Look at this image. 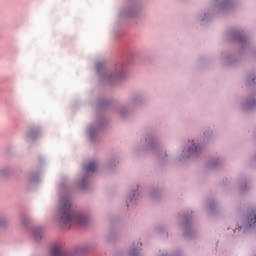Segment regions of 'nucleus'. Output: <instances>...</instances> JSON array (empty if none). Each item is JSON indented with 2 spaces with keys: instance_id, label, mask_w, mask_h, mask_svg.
Here are the masks:
<instances>
[{
  "instance_id": "obj_1",
  "label": "nucleus",
  "mask_w": 256,
  "mask_h": 256,
  "mask_svg": "<svg viewBox=\"0 0 256 256\" xmlns=\"http://www.w3.org/2000/svg\"><path fill=\"white\" fill-rule=\"evenodd\" d=\"M57 219L63 225H87L91 221V214L85 211H77L71 196L60 197L57 207Z\"/></svg>"
},
{
  "instance_id": "obj_2",
  "label": "nucleus",
  "mask_w": 256,
  "mask_h": 256,
  "mask_svg": "<svg viewBox=\"0 0 256 256\" xmlns=\"http://www.w3.org/2000/svg\"><path fill=\"white\" fill-rule=\"evenodd\" d=\"M204 140L189 139L186 146L178 154V161H187L191 157H199L203 151Z\"/></svg>"
},
{
  "instance_id": "obj_3",
  "label": "nucleus",
  "mask_w": 256,
  "mask_h": 256,
  "mask_svg": "<svg viewBox=\"0 0 256 256\" xmlns=\"http://www.w3.org/2000/svg\"><path fill=\"white\" fill-rule=\"evenodd\" d=\"M141 199V185L135 184L132 186L126 195L125 206L127 209H135L137 202Z\"/></svg>"
},
{
  "instance_id": "obj_4",
  "label": "nucleus",
  "mask_w": 256,
  "mask_h": 256,
  "mask_svg": "<svg viewBox=\"0 0 256 256\" xmlns=\"http://www.w3.org/2000/svg\"><path fill=\"white\" fill-rule=\"evenodd\" d=\"M256 225V209L248 212L240 222L239 229L243 233H249Z\"/></svg>"
},
{
  "instance_id": "obj_5",
  "label": "nucleus",
  "mask_w": 256,
  "mask_h": 256,
  "mask_svg": "<svg viewBox=\"0 0 256 256\" xmlns=\"http://www.w3.org/2000/svg\"><path fill=\"white\" fill-rule=\"evenodd\" d=\"M141 149H145L146 151H151V153H157V136L152 134L151 136H147L145 139V146L138 145L135 147L136 153H139Z\"/></svg>"
},
{
  "instance_id": "obj_6",
  "label": "nucleus",
  "mask_w": 256,
  "mask_h": 256,
  "mask_svg": "<svg viewBox=\"0 0 256 256\" xmlns=\"http://www.w3.org/2000/svg\"><path fill=\"white\" fill-rule=\"evenodd\" d=\"M256 105V91L253 92L246 100L242 101L241 108L244 111H249V109H253Z\"/></svg>"
},
{
  "instance_id": "obj_7",
  "label": "nucleus",
  "mask_w": 256,
  "mask_h": 256,
  "mask_svg": "<svg viewBox=\"0 0 256 256\" xmlns=\"http://www.w3.org/2000/svg\"><path fill=\"white\" fill-rule=\"evenodd\" d=\"M142 245L143 244L141 242H134L130 247L128 256H141Z\"/></svg>"
},
{
  "instance_id": "obj_8",
  "label": "nucleus",
  "mask_w": 256,
  "mask_h": 256,
  "mask_svg": "<svg viewBox=\"0 0 256 256\" xmlns=\"http://www.w3.org/2000/svg\"><path fill=\"white\" fill-rule=\"evenodd\" d=\"M119 115L122 117H129L133 113V106L131 104L122 105L118 110Z\"/></svg>"
},
{
  "instance_id": "obj_9",
  "label": "nucleus",
  "mask_w": 256,
  "mask_h": 256,
  "mask_svg": "<svg viewBox=\"0 0 256 256\" xmlns=\"http://www.w3.org/2000/svg\"><path fill=\"white\" fill-rule=\"evenodd\" d=\"M32 237L35 241H41L43 239V227L35 226L32 228Z\"/></svg>"
},
{
  "instance_id": "obj_10",
  "label": "nucleus",
  "mask_w": 256,
  "mask_h": 256,
  "mask_svg": "<svg viewBox=\"0 0 256 256\" xmlns=\"http://www.w3.org/2000/svg\"><path fill=\"white\" fill-rule=\"evenodd\" d=\"M38 137H39L38 130H29L25 134V141H27V143H31L35 141Z\"/></svg>"
},
{
  "instance_id": "obj_11",
  "label": "nucleus",
  "mask_w": 256,
  "mask_h": 256,
  "mask_svg": "<svg viewBox=\"0 0 256 256\" xmlns=\"http://www.w3.org/2000/svg\"><path fill=\"white\" fill-rule=\"evenodd\" d=\"M97 161L91 160L87 164L84 165V171L86 173H93L94 171H97Z\"/></svg>"
},
{
  "instance_id": "obj_12",
  "label": "nucleus",
  "mask_w": 256,
  "mask_h": 256,
  "mask_svg": "<svg viewBox=\"0 0 256 256\" xmlns=\"http://www.w3.org/2000/svg\"><path fill=\"white\" fill-rule=\"evenodd\" d=\"M143 101H145V99L143 98V95L141 94H136L131 98V106L132 107H137V105H142Z\"/></svg>"
},
{
  "instance_id": "obj_13",
  "label": "nucleus",
  "mask_w": 256,
  "mask_h": 256,
  "mask_svg": "<svg viewBox=\"0 0 256 256\" xmlns=\"http://www.w3.org/2000/svg\"><path fill=\"white\" fill-rule=\"evenodd\" d=\"M50 256H65V252L61 246H53Z\"/></svg>"
},
{
  "instance_id": "obj_14",
  "label": "nucleus",
  "mask_w": 256,
  "mask_h": 256,
  "mask_svg": "<svg viewBox=\"0 0 256 256\" xmlns=\"http://www.w3.org/2000/svg\"><path fill=\"white\" fill-rule=\"evenodd\" d=\"M87 176H82L77 180V185L79 189H87Z\"/></svg>"
},
{
  "instance_id": "obj_15",
  "label": "nucleus",
  "mask_w": 256,
  "mask_h": 256,
  "mask_svg": "<svg viewBox=\"0 0 256 256\" xmlns=\"http://www.w3.org/2000/svg\"><path fill=\"white\" fill-rule=\"evenodd\" d=\"M39 181V176L36 173H32L27 177V183L30 185L33 183H37Z\"/></svg>"
},
{
  "instance_id": "obj_16",
  "label": "nucleus",
  "mask_w": 256,
  "mask_h": 256,
  "mask_svg": "<svg viewBox=\"0 0 256 256\" xmlns=\"http://www.w3.org/2000/svg\"><path fill=\"white\" fill-rule=\"evenodd\" d=\"M221 163H222V160H220V158H214L209 161V167H212V168L219 167Z\"/></svg>"
},
{
  "instance_id": "obj_17",
  "label": "nucleus",
  "mask_w": 256,
  "mask_h": 256,
  "mask_svg": "<svg viewBox=\"0 0 256 256\" xmlns=\"http://www.w3.org/2000/svg\"><path fill=\"white\" fill-rule=\"evenodd\" d=\"M9 225V222L7 221V216L0 215V229H5Z\"/></svg>"
},
{
  "instance_id": "obj_18",
  "label": "nucleus",
  "mask_w": 256,
  "mask_h": 256,
  "mask_svg": "<svg viewBox=\"0 0 256 256\" xmlns=\"http://www.w3.org/2000/svg\"><path fill=\"white\" fill-rule=\"evenodd\" d=\"M11 173V170L8 167L0 168V177H7Z\"/></svg>"
},
{
  "instance_id": "obj_19",
  "label": "nucleus",
  "mask_w": 256,
  "mask_h": 256,
  "mask_svg": "<svg viewBox=\"0 0 256 256\" xmlns=\"http://www.w3.org/2000/svg\"><path fill=\"white\" fill-rule=\"evenodd\" d=\"M116 165H119V158H112L108 163V167L110 168H113Z\"/></svg>"
},
{
  "instance_id": "obj_20",
  "label": "nucleus",
  "mask_w": 256,
  "mask_h": 256,
  "mask_svg": "<svg viewBox=\"0 0 256 256\" xmlns=\"http://www.w3.org/2000/svg\"><path fill=\"white\" fill-rule=\"evenodd\" d=\"M88 137L90 139H93V137H95V129H93V128L88 129Z\"/></svg>"
},
{
  "instance_id": "obj_21",
  "label": "nucleus",
  "mask_w": 256,
  "mask_h": 256,
  "mask_svg": "<svg viewBox=\"0 0 256 256\" xmlns=\"http://www.w3.org/2000/svg\"><path fill=\"white\" fill-rule=\"evenodd\" d=\"M30 219L28 217H22L21 223L22 225H29Z\"/></svg>"
},
{
  "instance_id": "obj_22",
  "label": "nucleus",
  "mask_w": 256,
  "mask_h": 256,
  "mask_svg": "<svg viewBox=\"0 0 256 256\" xmlns=\"http://www.w3.org/2000/svg\"><path fill=\"white\" fill-rule=\"evenodd\" d=\"M165 157H167V152H163V153L159 156L160 159H165Z\"/></svg>"
},
{
  "instance_id": "obj_23",
  "label": "nucleus",
  "mask_w": 256,
  "mask_h": 256,
  "mask_svg": "<svg viewBox=\"0 0 256 256\" xmlns=\"http://www.w3.org/2000/svg\"><path fill=\"white\" fill-rule=\"evenodd\" d=\"M209 210H210V211H213V206L210 205V206H209Z\"/></svg>"
},
{
  "instance_id": "obj_24",
  "label": "nucleus",
  "mask_w": 256,
  "mask_h": 256,
  "mask_svg": "<svg viewBox=\"0 0 256 256\" xmlns=\"http://www.w3.org/2000/svg\"><path fill=\"white\" fill-rule=\"evenodd\" d=\"M118 77H123V73L119 74Z\"/></svg>"
},
{
  "instance_id": "obj_25",
  "label": "nucleus",
  "mask_w": 256,
  "mask_h": 256,
  "mask_svg": "<svg viewBox=\"0 0 256 256\" xmlns=\"http://www.w3.org/2000/svg\"><path fill=\"white\" fill-rule=\"evenodd\" d=\"M249 83H251V80H248Z\"/></svg>"
}]
</instances>
